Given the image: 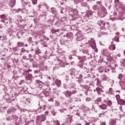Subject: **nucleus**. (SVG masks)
<instances>
[{
  "instance_id": "f257e3e1",
  "label": "nucleus",
  "mask_w": 125,
  "mask_h": 125,
  "mask_svg": "<svg viewBox=\"0 0 125 125\" xmlns=\"http://www.w3.org/2000/svg\"><path fill=\"white\" fill-rule=\"evenodd\" d=\"M65 11L68 13L69 16H71L73 18V20H76L78 18V15H79L78 10L71 8L70 7H67L65 8Z\"/></svg>"
},
{
  "instance_id": "f03ea898",
  "label": "nucleus",
  "mask_w": 125,
  "mask_h": 125,
  "mask_svg": "<svg viewBox=\"0 0 125 125\" xmlns=\"http://www.w3.org/2000/svg\"><path fill=\"white\" fill-rule=\"evenodd\" d=\"M106 9L105 8V7H104V6H102L101 7V9L99 10V11L98 12V15H99L100 17H104V16H105L106 14Z\"/></svg>"
},
{
  "instance_id": "7ed1b4c3",
  "label": "nucleus",
  "mask_w": 125,
  "mask_h": 125,
  "mask_svg": "<svg viewBox=\"0 0 125 125\" xmlns=\"http://www.w3.org/2000/svg\"><path fill=\"white\" fill-rule=\"evenodd\" d=\"M77 92V91L76 90H73L72 91L66 90L63 92V94H64L67 98H70L73 94H76Z\"/></svg>"
},
{
  "instance_id": "20e7f679",
  "label": "nucleus",
  "mask_w": 125,
  "mask_h": 125,
  "mask_svg": "<svg viewBox=\"0 0 125 125\" xmlns=\"http://www.w3.org/2000/svg\"><path fill=\"white\" fill-rule=\"evenodd\" d=\"M46 118L45 117V115H42L41 116H39L37 117L36 119V123L38 125L41 124V123H42V122H44L45 121Z\"/></svg>"
},
{
  "instance_id": "39448f33",
  "label": "nucleus",
  "mask_w": 125,
  "mask_h": 125,
  "mask_svg": "<svg viewBox=\"0 0 125 125\" xmlns=\"http://www.w3.org/2000/svg\"><path fill=\"white\" fill-rule=\"evenodd\" d=\"M89 42L91 47H92L93 49H94L95 52H98V49L96 48V43H95L94 40L91 39Z\"/></svg>"
},
{
  "instance_id": "423d86ee",
  "label": "nucleus",
  "mask_w": 125,
  "mask_h": 125,
  "mask_svg": "<svg viewBox=\"0 0 125 125\" xmlns=\"http://www.w3.org/2000/svg\"><path fill=\"white\" fill-rule=\"evenodd\" d=\"M66 117V119H67V120L66 121V125H71V124H72V121L73 120L72 116L68 115Z\"/></svg>"
},
{
  "instance_id": "0eeeda50",
  "label": "nucleus",
  "mask_w": 125,
  "mask_h": 125,
  "mask_svg": "<svg viewBox=\"0 0 125 125\" xmlns=\"http://www.w3.org/2000/svg\"><path fill=\"white\" fill-rule=\"evenodd\" d=\"M29 53L30 51H29V50H26L24 48H21V53H20L21 56H22V55H23V53Z\"/></svg>"
},
{
  "instance_id": "6e6552de",
  "label": "nucleus",
  "mask_w": 125,
  "mask_h": 125,
  "mask_svg": "<svg viewBox=\"0 0 125 125\" xmlns=\"http://www.w3.org/2000/svg\"><path fill=\"white\" fill-rule=\"evenodd\" d=\"M120 85L121 86L122 89L125 91V80L121 81L120 82Z\"/></svg>"
},
{
  "instance_id": "1a4fd4ad",
  "label": "nucleus",
  "mask_w": 125,
  "mask_h": 125,
  "mask_svg": "<svg viewBox=\"0 0 125 125\" xmlns=\"http://www.w3.org/2000/svg\"><path fill=\"white\" fill-rule=\"evenodd\" d=\"M83 35L80 33H77V40L78 41V42H80L81 41H83Z\"/></svg>"
},
{
  "instance_id": "9d476101",
  "label": "nucleus",
  "mask_w": 125,
  "mask_h": 125,
  "mask_svg": "<svg viewBox=\"0 0 125 125\" xmlns=\"http://www.w3.org/2000/svg\"><path fill=\"white\" fill-rule=\"evenodd\" d=\"M36 82L37 83V85H39V87L42 88V83H42V82L41 81L39 80H37Z\"/></svg>"
},
{
  "instance_id": "9b49d317",
  "label": "nucleus",
  "mask_w": 125,
  "mask_h": 125,
  "mask_svg": "<svg viewBox=\"0 0 125 125\" xmlns=\"http://www.w3.org/2000/svg\"><path fill=\"white\" fill-rule=\"evenodd\" d=\"M110 50H115L116 49V45L114 43L112 42L108 47Z\"/></svg>"
},
{
  "instance_id": "f8f14e48",
  "label": "nucleus",
  "mask_w": 125,
  "mask_h": 125,
  "mask_svg": "<svg viewBox=\"0 0 125 125\" xmlns=\"http://www.w3.org/2000/svg\"><path fill=\"white\" fill-rule=\"evenodd\" d=\"M99 107L101 108L102 110H107L108 108L107 107V105L105 104H102V105H99Z\"/></svg>"
},
{
  "instance_id": "ddd939ff",
  "label": "nucleus",
  "mask_w": 125,
  "mask_h": 125,
  "mask_svg": "<svg viewBox=\"0 0 125 125\" xmlns=\"http://www.w3.org/2000/svg\"><path fill=\"white\" fill-rule=\"evenodd\" d=\"M114 3H115V5L118 7H120V8L122 7V5H121V3L120 2V0H115Z\"/></svg>"
},
{
  "instance_id": "4468645a",
  "label": "nucleus",
  "mask_w": 125,
  "mask_h": 125,
  "mask_svg": "<svg viewBox=\"0 0 125 125\" xmlns=\"http://www.w3.org/2000/svg\"><path fill=\"white\" fill-rule=\"evenodd\" d=\"M96 91H97L98 94H99V95H101V93L104 92V91L102 90V88L100 87H97L96 88Z\"/></svg>"
},
{
  "instance_id": "2eb2a0df",
  "label": "nucleus",
  "mask_w": 125,
  "mask_h": 125,
  "mask_svg": "<svg viewBox=\"0 0 125 125\" xmlns=\"http://www.w3.org/2000/svg\"><path fill=\"white\" fill-rule=\"evenodd\" d=\"M93 13L92 12V11L88 10L87 11V12L86 13L85 16L86 17H88L89 16H91V15H92Z\"/></svg>"
},
{
  "instance_id": "dca6fc26",
  "label": "nucleus",
  "mask_w": 125,
  "mask_h": 125,
  "mask_svg": "<svg viewBox=\"0 0 125 125\" xmlns=\"http://www.w3.org/2000/svg\"><path fill=\"white\" fill-rule=\"evenodd\" d=\"M101 101H102V99L100 97L98 98L97 100L95 101V104H97L98 105H99Z\"/></svg>"
},
{
  "instance_id": "f3484780",
  "label": "nucleus",
  "mask_w": 125,
  "mask_h": 125,
  "mask_svg": "<svg viewBox=\"0 0 125 125\" xmlns=\"http://www.w3.org/2000/svg\"><path fill=\"white\" fill-rule=\"evenodd\" d=\"M59 31H60V29H52L51 32L52 34H56L57 35H58V34H59Z\"/></svg>"
},
{
  "instance_id": "a211bd4d",
  "label": "nucleus",
  "mask_w": 125,
  "mask_h": 125,
  "mask_svg": "<svg viewBox=\"0 0 125 125\" xmlns=\"http://www.w3.org/2000/svg\"><path fill=\"white\" fill-rule=\"evenodd\" d=\"M79 60L80 61V62H84L85 61V57H80V56H77Z\"/></svg>"
},
{
  "instance_id": "6ab92c4d",
  "label": "nucleus",
  "mask_w": 125,
  "mask_h": 125,
  "mask_svg": "<svg viewBox=\"0 0 125 125\" xmlns=\"http://www.w3.org/2000/svg\"><path fill=\"white\" fill-rule=\"evenodd\" d=\"M110 125H116L117 124V120L115 119H111L110 122Z\"/></svg>"
},
{
  "instance_id": "aec40b11",
  "label": "nucleus",
  "mask_w": 125,
  "mask_h": 125,
  "mask_svg": "<svg viewBox=\"0 0 125 125\" xmlns=\"http://www.w3.org/2000/svg\"><path fill=\"white\" fill-rule=\"evenodd\" d=\"M120 104L121 105H125V96H124L123 99H120Z\"/></svg>"
},
{
  "instance_id": "412c9836",
  "label": "nucleus",
  "mask_w": 125,
  "mask_h": 125,
  "mask_svg": "<svg viewBox=\"0 0 125 125\" xmlns=\"http://www.w3.org/2000/svg\"><path fill=\"white\" fill-rule=\"evenodd\" d=\"M52 13L54 14V15H55V16H56V15H57V10H56V8L53 7L51 8Z\"/></svg>"
},
{
  "instance_id": "4be33fe9",
  "label": "nucleus",
  "mask_w": 125,
  "mask_h": 125,
  "mask_svg": "<svg viewBox=\"0 0 125 125\" xmlns=\"http://www.w3.org/2000/svg\"><path fill=\"white\" fill-rule=\"evenodd\" d=\"M33 78V75L31 74H28L25 78L26 81H31V79Z\"/></svg>"
},
{
  "instance_id": "5701e85b",
  "label": "nucleus",
  "mask_w": 125,
  "mask_h": 125,
  "mask_svg": "<svg viewBox=\"0 0 125 125\" xmlns=\"http://www.w3.org/2000/svg\"><path fill=\"white\" fill-rule=\"evenodd\" d=\"M108 50H104L102 52V54H103V55H104V56H107V55H108Z\"/></svg>"
},
{
  "instance_id": "b1692460",
  "label": "nucleus",
  "mask_w": 125,
  "mask_h": 125,
  "mask_svg": "<svg viewBox=\"0 0 125 125\" xmlns=\"http://www.w3.org/2000/svg\"><path fill=\"white\" fill-rule=\"evenodd\" d=\"M108 93L109 94H114V93H115V90H114L112 88H110L108 91Z\"/></svg>"
},
{
  "instance_id": "393cba45",
  "label": "nucleus",
  "mask_w": 125,
  "mask_h": 125,
  "mask_svg": "<svg viewBox=\"0 0 125 125\" xmlns=\"http://www.w3.org/2000/svg\"><path fill=\"white\" fill-rule=\"evenodd\" d=\"M96 81H97V85L98 86H100L101 84V81H100V80H99V79H96Z\"/></svg>"
},
{
  "instance_id": "a878e982",
  "label": "nucleus",
  "mask_w": 125,
  "mask_h": 125,
  "mask_svg": "<svg viewBox=\"0 0 125 125\" xmlns=\"http://www.w3.org/2000/svg\"><path fill=\"white\" fill-rule=\"evenodd\" d=\"M56 84L59 87L60 86V84L61 83V81L57 80L55 82Z\"/></svg>"
},
{
  "instance_id": "bb28decb",
  "label": "nucleus",
  "mask_w": 125,
  "mask_h": 125,
  "mask_svg": "<svg viewBox=\"0 0 125 125\" xmlns=\"http://www.w3.org/2000/svg\"><path fill=\"white\" fill-rule=\"evenodd\" d=\"M17 46L19 47H21L24 46V42H18L17 43Z\"/></svg>"
},
{
  "instance_id": "cd10ccee",
  "label": "nucleus",
  "mask_w": 125,
  "mask_h": 125,
  "mask_svg": "<svg viewBox=\"0 0 125 125\" xmlns=\"http://www.w3.org/2000/svg\"><path fill=\"white\" fill-rule=\"evenodd\" d=\"M92 8L93 10H98V9H99V6L97 5H95L93 6Z\"/></svg>"
},
{
  "instance_id": "c85d7f7f",
  "label": "nucleus",
  "mask_w": 125,
  "mask_h": 125,
  "mask_svg": "<svg viewBox=\"0 0 125 125\" xmlns=\"http://www.w3.org/2000/svg\"><path fill=\"white\" fill-rule=\"evenodd\" d=\"M121 63L122 66L125 67V59L121 60Z\"/></svg>"
},
{
  "instance_id": "c756f323",
  "label": "nucleus",
  "mask_w": 125,
  "mask_h": 125,
  "mask_svg": "<svg viewBox=\"0 0 125 125\" xmlns=\"http://www.w3.org/2000/svg\"><path fill=\"white\" fill-rule=\"evenodd\" d=\"M6 18V16H5V15H2L1 16H0V19H1V20H3L4 21V20H5Z\"/></svg>"
},
{
  "instance_id": "7c9ffc66",
  "label": "nucleus",
  "mask_w": 125,
  "mask_h": 125,
  "mask_svg": "<svg viewBox=\"0 0 125 125\" xmlns=\"http://www.w3.org/2000/svg\"><path fill=\"white\" fill-rule=\"evenodd\" d=\"M6 39V37L5 36H1L0 35V40L3 42V41H5Z\"/></svg>"
},
{
  "instance_id": "2f4dec72",
  "label": "nucleus",
  "mask_w": 125,
  "mask_h": 125,
  "mask_svg": "<svg viewBox=\"0 0 125 125\" xmlns=\"http://www.w3.org/2000/svg\"><path fill=\"white\" fill-rule=\"evenodd\" d=\"M106 106H112V101L111 100L106 101Z\"/></svg>"
},
{
  "instance_id": "473e14b6",
  "label": "nucleus",
  "mask_w": 125,
  "mask_h": 125,
  "mask_svg": "<svg viewBox=\"0 0 125 125\" xmlns=\"http://www.w3.org/2000/svg\"><path fill=\"white\" fill-rule=\"evenodd\" d=\"M113 41H115V42H119V37L116 36L114 39Z\"/></svg>"
},
{
  "instance_id": "72a5a7b5",
  "label": "nucleus",
  "mask_w": 125,
  "mask_h": 125,
  "mask_svg": "<svg viewBox=\"0 0 125 125\" xmlns=\"http://www.w3.org/2000/svg\"><path fill=\"white\" fill-rule=\"evenodd\" d=\"M73 101H74V102H79V101H82V100L77 99V98H73Z\"/></svg>"
},
{
  "instance_id": "f704fd0d",
  "label": "nucleus",
  "mask_w": 125,
  "mask_h": 125,
  "mask_svg": "<svg viewBox=\"0 0 125 125\" xmlns=\"http://www.w3.org/2000/svg\"><path fill=\"white\" fill-rule=\"evenodd\" d=\"M123 78H124V75H123L122 74H120L119 75L118 78L119 80H122L123 79Z\"/></svg>"
},
{
  "instance_id": "c9c22d12",
  "label": "nucleus",
  "mask_w": 125,
  "mask_h": 125,
  "mask_svg": "<svg viewBox=\"0 0 125 125\" xmlns=\"http://www.w3.org/2000/svg\"><path fill=\"white\" fill-rule=\"evenodd\" d=\"M41 54V51L39 49H38L35 52V54H36V55H39V54Z\"/></svg>"
},
{
  "instance_id": "e433bc0d",
  "label": "nucleus",
  "mask_w": 125,
  "mask_h": 125,
  "mask_svg": "<svg viewBox=\"0 0 125 125\" xmlns=\"http://www.w3.org/2000/svg\"><path fill=\"white\" fill-rule=\"evenodd\" d=\"M54 125H60V123L59 121L57 120L56 122H54Z\"/></svg>"
},
{
  "instance_id": "4c0bfd02",
  "label": "nucleus",
  "mask_w": 125,
  "mask_h": 125,
  "mask_svg": "<svg viewBox=\"0 0 125 125\" xmlns=\"http://www.w3.org/2000/svg\"><path fill=\"white\" fill-rule=\"evenodd\" d=\"M12 49L14 51L16 52L18 50V46L14 47Z\"/></svg>"
},
{
  "instance_id": "58836bf2",
  "label": "nucleus",
  "mask_w": 125,
  "mask_h": 125,
  "mask_svg": "<svg viewBox=\"0 0 125 125\" xmlns=\"http://www.w3.org/2000/svg\"><path fill=\"white\" fill-rule=\"evenodd\" d=\"M98 70H99V72L100 73H103V69H102V67H99L98 68Z\"/></svg>"
},
{
  "instance_id": "ea45409f",
  "label": "nucleus",
  "mask_w": 125,
  "mask_h": 125,
  "mask_svg": "<svg viewBox=\"0 0 125 125\" xmlns=\"http://www.w3.org/2000/svg\"><path fill=\"white\" fill-rule=\"evenodd\" d=\"M71 35H72V33H68L66 34V38H70V37H71Z\"/></svg>"
},
{
  "instance_id": "a19ab883",
  "label": "nucleus",
  "mask_w": 125,
  "mask_h": 125,
  "mask_svg": "<svg viewBox=\"0 0 125 125\" xmlns=\"http://www.w3.org/2000/svg\"><path fill=\"white\" fill-rule=\"evenodd\" d=\"M2 22H3V23H5V25H6V24H8V21H7V20H4L1 21Z\"/></svg>"
},
{
  "instance_id": "79ce46f5",
  "label": "nucleus",
  "mask_w": 125,
  "mask_h": 125,
  "mask_svg": "<svg viewBox=\"0 0 125 125\" xmlns=\"http://www.w3.org/2000/svg\"><path fill=\"white\" fill-rule=\"evenodd\" d=\"M64 111H67V109L63 108L60 110V112H61V113H63V112H64Z\"/></svg>"
},
{
  "instance_id": "37998d69",
  "label": "nucleus",
  "mask_w": 125,
  "mask_h": 125,
  "mask_svg": "<svg viewBox=\"0 0 125 125\" xmlns=\"http://www.w3.org/2000/svg\"><path fill=\"white\" fill-rule=\"evenodd\" d=\"M37 1H38V0H33L32 3H33V4H37Z\"/></svg>"
},
{
  "instance_id": "c03bdc74",
  "label": "nucleus",
  "mask_w": 125,
  "mask_h": 125,
  "mask_svg": "<svg viewBox=\"0 0 125 125\" xmlns=\"http://www.w3.org/2000/svg\"><path fill=\"white\" fill-rule=\"evenodd\" d=\"M64 9V8L63 7H62L61 8V13H62V14H63V13H64V12H63Z\"/></svg>"
},
{
  "instance_id": "a18cd8bd",
  "label": "nucleus",
  "mask_w": 125,
  "mask_h": 125,
  "mask_svg": "<svg viewBox=\"0 0 125 125\" xmlns=\"http://www.w3.org/2000/svg\"><path fill=\"white\" fill-rule=\"evenodd\" d=\"M12 112V109H10L7 111V114H11Z\"/></svg>"
},
{
  "instance_id": "49530a36",
  "label": "nucleus",
  "mask_w": 125,
  "mask_h": 125,
  "mask_svg": "<svg viewBox=\"0 0 125 125\" xmlns=\"http://www.w3.org/2000/svg\"><path fill=\"white\" fill-rule=\"evenodd\" d=\"M26 60H30V62H33L34 61V59H26Z\"/></svg>"
},
{
  "instance_id": "de8ad7c7",
  "label": "nucleus",
  "mask_w": 125,
  "mask_h": 125,
  "mask_svg": "<svg viewBox=\"0 0 125 125\" xmlns=\"http://www.w3.org/2000/svg\"><path fill=\"white\" fill-rule=\"evenodd\" d=\"M86 101H87V102H89V101H90V98H87L86 99Z\"/></svg>"
},
{
  "instance_id": "09e8293b",
  "label": "nucleus",
  "mask_w": 125,
  "mask_h": 125,
  "mask_svg": "<svg viewBox=\"0 0 125 125\" xmlns=\"http://www.w3.org/2000/svg\"><path fill=\"white\" fill-rule=\"evenodd\" d=\"M22 59H24V60L27 59V57L26 56H23L22 57Z\"/></svg>"
},
{
  "instance_id": "8fccbe9b",
  "label": "nucleus",
  "mask_w": 125,
  "mask_h": 125,
  "mask_svg": "<svg viewBox=\"0 0 125 125\" xmlns=\"http://www.w3.org/2000/svg\"><path fill=\"white\" fill-rule=\"evenodd\" d=\"M34 73L35 74H39V70H35Z\"/></svg>"
},
{
  "instance_id": "3c124183",
  "label": "nucleus",
  "mask_w": 125,
  "mask_h": 125,
  "mask_svg": "<svg viewBox=\"0 0 125 125\" xmlns=\"http://www.w3.org/2000/svg\"><path fill=\"white\" fill-rule=\"evenodd\" d=\"M28 57H29V58H32V57H33V56L32 55V54H29L28 55Z\"/></svg>"
},
{
  "instance_id": "603ef678",
  "label": "nucleus",
  "mask_w": 125,
  "mask_h": 125,
  "mask_svg": "<svg viewBox=\"0 0 125 125\" xmlns=\"http://www.w3.org/2000/svg\"><path fill=\"white\" fill-rule=\"evenodd\" d=\"M69 59L70 60H72V59H73V57H72V56H69Z\"/></svg>"
},
{
  "instance_id": "864d4df0",
  "label": "nucleus",
  "mask_w": 125,
  "mask_h": 125,
  "mask_svg": "<svg viewBox=\"0 0 125 125\" xmlns=\"http://www.w3.org/2000/svg\"><path fill=\"white\" fill-rule=\"evenodd\" d=\"M28 41H29V42H32V37H30V38L28 39Z\"/></svg>"
},
{
  "instance_id": "5fc2aeb1",
  "label": "nucleus",
  "mask_w": 125,
  "mask_h": 125,
  "mask_svg": "<svg viewBox=\"0 0 125 125\" xmlns=\"http://www.w3.org/2000/svg\"><path fill=\"white\" fill-rule=\"evenodd\" d=\"M101 125H106V123H105V122H103V123L101 124Z\"/></svg>"
},
{
  "instance_id": "6e6d98bb",
  "label": "nucleus",
  "mask_w": 125,
  "mask_h": 125,
  "mask_svg": "<svg viewBox=\"0 0 125 125\" xmlns=\"http://www.w3.org/2000/svg\"><path fill=\"white\" fill-rule=\"evenodd\" d=\"M6 120L7 121H10V117H7Z\"/></svg>"
},
{
  "instance_id": "4d7b16f0",
  "label": "nucleus",
  "mask_w": 125,
  "mask_h": 125,
  "mask_svg": "<svg viewBox=\"0 0 125 125\" xmlns=\"http://www.w3.org/2000/svg\"><path fill=\"white\" fill-rule=\"evenodd\" d=\"M85 109L86 110V111H89V108L88 107H85Z\"/></svg>"
},
{
  "instance_id": "13d9d810",
  "label": "nucleus",
  "mask_w": 125,
  "mask_h": 125,
  "mask_svg": "<svg viewBox=\"0 0 125 125\" xmlns=\"http://www.w3.org/2000/svg\"><path fill=\"white\" fill-rule=\"evenodd\" d=\"M7 102H8V103H9L10 102V100L9 99H7Z\"/></svg>"
},
{
  "instance_id": "bf43d9fd",
  "label": "nucleus",
  "mask_w": 125,
  "mask_h": 125,
  "mask_svg": "<svg viewBox=\"0 0 125 125\" xmlns=\"http://www.w3.org/2000/svg\"><path fill=\"white\" fill-rule=\"evenodd\" d=\"M120 109L121 111H123V106H120Z\"/></svg>"
},
{
  "instance_id": "052dcab7",
  "label": "nucleus",
  "mask_w": 125,
  "mask_h": 125,
  "mask_svg": "<svg viewBox=\"0 0 125 125\" xmlns=\"http://www.w3.org/2000/svg\"><path fill=\"white\" fill-rule=\"evenodd\" d=\"M117 56V57H121V54H118Z\"/></svg>"
},
{
  "instance_id": "680f3d73",
  "label": "nucleus",
  "mask_w": 125,
  "mask_h": 125,
  "mask_svg": "<svg viewBox=\"0 0 125 125\" xmlns=\"http://www.w3.org/2000/svg\"><path fill=\"white\" fill-rule=\"evenodd\" d=\"M116 93H118H118H120L121 92V91L117 90V91H116Z\"/></svg>"
},
{
  "instance_id": "e2e57ef3",
  "label": "nucleus",
  "mask_w": 125,
  "mask_h": 125,
  "mask_svg": "<svg viewBox=\"0 0 125 125\" xmlns=\"http://www.w3.org/2000/svg\"><path fill=\"white\" fill-rule=\"evenodd\" d=\"M97 3L98 4H101V1H98V2H97Z\"/></svg>"
},
{
  "instance_id": "0e129e2a",
  "label": "nucleus",
  "mask_w": 125,
  "mask_h": 125,
  "mask_svg": "<svg viewBox=\"0 0 125 125\" xmlns=\"http://www.w3.org/2000/svg\"><path fill=\"white\" fill-rule=\"evenodd\" d=\"M43 107H44V108H43V109L45 110V107H46L45 105H43Z\"/></svg>"
},
{
  "instance_id": "69168bd1",
  "label": "nucleus",
  "mask_w": 125,
  "mask_h": 125,
  "mask_svg": "<svg viewBox=\"0 0 125 125\" xmlns=\"http://www.w3.org/2000/svg\"><path fill=\"white\" fill-rule=\"evenodd\" d=\"M122 32H125V28H122Z\"/></svg>"
},
{
  "instance_id": "338daca9",
  "label": "nucleus",
  "mask_w": 125,
  "mask_h": 125,
  "mask_svg": "<svg viewBox=\"0 0 125 125\" xmlns=\"http://www.w3.org/2000/svg\"><path fill=\"white\" fill-rule=\"evenodd\" d=\"M85 125H89V123L86 122V123H85Z\"/></svg>"
},
{
  "instance_id": "774afa93",
  "label": "nucleus",
  "mask_w": 125,
  "mask_h": 125,
  "mask_svg": "<svg viewBox=\"0 0 125 125\" xmlns=\"http://www.w3.org/2000/svg\"><path fill=\"white\" fill-rule=\"evenodd\" d=\"M120 32H116V35H120Z\"/></svg>"
}]
</instances>
